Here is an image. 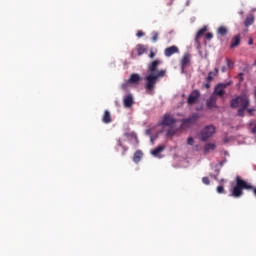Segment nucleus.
Listing matches in <instances>:
<instances>
[{
	"mask_svg": "<svg viewBox=\"0 0 256 256\" xmlns=\"http://www.w3.org/2000/svg\"><path fill=\"white\" fill-rule=\"evenodd\" d=\"M245 109H247V107H244V106H241V108L238 109V117L245 116Z\"/></svg>",
	"mask_w": 256,
	"mask_h": 256,
	"instance_id": "25",
	"label": "nucleus"
},
{
	"mask_svg": "<svg viewBox=\"0 0 256 256\" xmlns=\"http://www.w3.org/2000/svg\"><path fill=\"white\" fill-rule=\"evenodd\" d=\"M152 41L153 43H157V41H159V32H152Z\"/></svg>",
	"mask_w": 256,
	"mask_h": 256,
	"instance_id": "24",
	"label": "nucleus"
},
{
	"mask_svg": "<svg viewBox=\"0 0 256 256\" xmlns=\"http://www.w3.org/2000/svg\"><path fill=\"white\" fill-rule=\"evenodd\" d=\"M136 51H137V55L141 57V55H143L145 51H147V48H145V45L143 44H138L136 46Z\"/></svg>",
	"mask_w": 256,
	"mask_h": 256,
	"instance_id": "20",
	"label": "nucleus"
},
{
	"mask_svg": "<svg viewBox=\"0 0 256 256\" xmlns=\"http://www.w3.org/2000/svg\"><path fill=\"white\" fill-rule=\"evenodd\" d=\"M253 23H255V17L253 16V14H250L249 16L246 17L244 21V25L245 27H249L253 25Z\"/></svg>",
	"mask_w": 256,
	"mask_h": 256,
	"instance_id": "17",
	"label": "nucleus"
},
{
	"mask_svg": "<svg viewBox=\"0 0 256 256\" xmlns=\"http://www.w3.org/2000/svg\"><path fill=\"white\" fill-rule=\"evenodd\" d=\"M175 123H177V120L173 118L171 114H165L160 122V125H162V127H173Z\"/></svg>",
	"mask_w": 256,
	"mask_h": 256,
	"instance_id": "7",
	"label": "nucleus"
},
{
	"mask_svg": "<svg viewBox=\"0 0 256 256\" xmlns=\"http://www.w3.org/2000/svg\"><path fill=\"white\" fill-rule=\"evenodd\" d=\"M136 35H137V37L141 38V37L145 36V32L139 30Z\"/></svg>",
	"mask_w": 256,
	"mask_h": 256,
	"instance_id": "32",
	"label": "nucleus"
},
{
	"mask_svg": "<svg viewBox=\"0 0 256 256\" xmlns=\"http://www.w3.org/2000/svg\"><path fill=\"white\" fill-rule=\"evenodd\" d=\"M215 144L208 143L204 146V153H209V151H215Z\"/></svg>",
	"mask_w": 256,
	"mask_h": 256,
	"instance_id": "21",
	"label": "nucleus"
},
{
	"mask_svg": "<svg viewBox=\"0 0 256 256\" xmlns=\"http://www.w3.org/2000/svg\"><path fill=\"white\" fill-rule=\"evenodd\" d=\"M207 31V27H203V28H201L198 32H197V34H196V37H195V43H196V45H198L199 46V40L201 39V37H203V35H205V32Z\"/></svg>",
	"mask_w": 256,
	"mask_h": 256,
	"instance_id": "14",
	"label": "nucleus"
},
{
	"mask_svg": "<svg viewBox=\"0 0 256 256\" xmlns=\"http://www.w3.org/2000/svg\"><path fill=\"white\" fill-rule=\"evenodd\" d=\"M200 98H201V92L197 89L193 90L187 98V104L196 105V103L199 101Z\"/></svg>",
	"mask_w": 256,
	"mask_h": 256,
	"instance_id": "4",
	"label": "nucleus"
},
{
	"mask_svg": "<svg viewBox=\"0 0 256 256\" xmlns=\"http://www.w3.org/2000/svg\"><path fill=\"white\" fill-rule=\"evenodd\" d=\"M176 53H179V47H177L175 45L167 47L164 50L165 57H172V55H175Z\"/></svg>",
	"mask_w": 256,
	"mask_h": 256,
	"instance_id": "10",
	"label": "nucleus"
},
{
	"mask_svg": "<svg viewBox=\"0 0 256 256\" xmlns=\"http://www.w3.org/2000/svg\"><path fill=\"white\" fill-rule=\"evenodd\" d=\"M226 65L228 69H233V62L231 61V59L226 58Z\"/></svg>",
	"mask_w": 256,
	"mask_h": 256,
	"instance_id": "26",
	"label": "nucleus"
},
{
	"mask_svg": "<svg viewBox=\"0 0 256 256\" xmlns=\"http://www.w3.org/2000/svg\"><path fill=\"white\" fill-rule=\"evenodd\" d=\"M205 37H206V39H207L208 41H211V39H213V33L208 32V33H206Z\"/></svg>",
	"mask_w": 256,
	"mask_h": 256,
	"instance_id": "29",
	"label": "nucleus"
},
{
	"mask_svg": "<svg viewBox=\"0 0 256 256\" xmlns=\"http://www.w3.org/2000/svg\"><path fill=\"white\" fill-rule=\"evenodd\" d=\"M248 45H253V38H249Z\"/></svg>",
	"mask_w": 256,
	"mask_h": 256,
	"instance_id": "37",
	"label": "nucleus"
},
{
	"mask_svg": "<svg viewBox=\"0 0 256 256\" xmlns=\"http://www.w3.org/2000/svg\"><path fill=\"white\" fill-rule=\"evenodd\" d=\"M228 31L227 28L225 26H220L218 28V35H221L222 37H225V35H227Z\"/></svg>",
	"mask_w": 256,
	"mask_h": 256,
	"instance_id": "22",
	"label": "nucleus"
},
{
	"mask_svg": "<svg viewBox=\"0 0 256 256\" xmlns=\"http://www.w3.org/2000/svg\"><path fill=\"white\" fill-rule=\"evenodd\" d=\"M193 143H194L193 137H189L187 139V145H193Z\"/></svg>",
	"mask_w": 256,
	"mask_h": 256,
	"instance_id": "33",
	"label": "nucleus"
},
{
	"mask_svg": "<svg viewBox=\"0 0 256 256\" xmlns=\"http://www.w3.org/2000/svg\"><path fill=\"white\" fill-rule=\"evenodd\" d=\"M239 76H240V77H243V73H240Z\"/></svg>",
	"mask_w": 256,
	"mask_h": 256,
	"instance_id": "39",
	"label": "nucleus"
},
{
	"mask_svg": "<svg viewBox=\"0 0 256 256\" xmlns=\"http://www.w3.org/2000/svg\"><path fill=\"white\" fill-rule=\"evenodd\" d=\"M221 72H222V73H226V72H227V67L222 66V67H221Z\"/></svg>",
	"mask_w": 256,
	"mask_h": 256,
	"instance_id": "36",
	"label": "nucleus"
},
{
	"mask_svg": "<svg viewBox=\"0 0 256 256\" xmlns=\"http://www.w3.org/2000/svg\"><path fill=\"white\" fill-rule=\"evenodd\" d=\"M189 63H191V54L186 53L183 55L182 60H181L182 73L185 72V69H187Z\"/></svg>",
	"mask_w": 256,
	"mask_h": 256,
	"instance_id": "8",
	"label": "nucleus"
},
{
	"mask_svg": "<svg viewBox=\"0 0 256 256\" xmlns=\"http://www.w3.org/2000/svg\"><path fill=\"white\" fill-rule=\"evenodd\" d=\"M102 121L103 123L109 124L111 123L112 119H111V112H109V110H105L104 111V115L102 117Z\"/></svg>",
	"mask_w": 256,
	"mask_h": 256,
	"instance_id": "16",
	"label": "nucleus"
},
{
	"mask_svg": "<svg viewBox=\"0 0 256 256\" xmlns=\"http://www.w3.org/2000/svg\"><path fill=\"white\" fill-rule=\"evenodd\" d=\"M206 107L207 109H213V107L217 109V97L215 96V94H212L206 101Z\"/></svg>",
	"mask_w": 256,
	"mask_h": 256,
	"instance_id": "9",
	"label": "nucleus"
},
{
	"mask_svg": "<svg viewBox=\"0 0 256 256\" xmlns=\"http://www.w3.org/2000/svg\"><path fill=\"white\" fill-rule=\"evenodd\" d=\"M161 65V60H154L148 64V75L145 76V89L148 95H153L155 91V85L161 77H165L167 71L157 69Z\"/></svg>",
	"mask_w": 256,
	"mask_h": 256,
	"instance_id": "1",
	"label": "nucleus"
},
{
	"mask_svg": "<svg viewBox=\"0 0 256 256\" xmlns=\"http://www.w3.org/2000/svg\"><path fill=\"white\" fill-rule=\"evenodd\" d=\"M118 147H121L123 149L122 155L125 156V153L129 150L127 146H123V143L121 142L120 138L117 140Z\"/></svg>",
	"mask_w": 256,
	"mask_h": 256,
	"instance_id": "23",
	"label": "nucleus"
},
{
	"mask_svg": "<svg viewBox=\"0 0 256 256\" xmlns=\"http://www.w3.org/2000/svg\"><path fill=\"white\" fill-rule=\"evenodd\" d=\"M141 81V76L139 74H132L130 78L128 79V83H138Z\"/></svg>",
	"mask_w": 256,
	"mask_h": 256,
	"instance_id": "19",
	"label": "nucleus"
},
{
	"mask_svg": "<svg viewBox=\"0 0 256 256\" xmlns=\"http://www.w3.org/2000/svg\"><path fill=\"white\" fill-rule=\"evenodd\" d=\"M219 75V68H215L214 71H211L208 73V76L206 77V82L211 83L213 81V77H217Z\"/></svg>",
	"mask_w": 256,
	"mask_h": 256,
	"instance_id": "13",
	"label": "nucleus"
},
{
	"mask_svg": "<svg viewBox=\"0 0 256 256\" xmlns=\"http://www.w3.org/2000/svg\"><path fill=\"white\" fill-rule=\"evenodd\" d=\"M202 183H204V185H209L211 183V181H209V177H203Z\"/></svg>",
	"mask_w": 256,
	"mask_h": 256,
	"instance_id": "28",
	"label": "nucleus"
},
{
	"mask_svg": "<svg viewBox=\"0 0 256 256\" xmlns=\"http://www.w3.org/2000/svg\"><path fill=\"white\" fill-rule=\"evenodd\" d=\"M215 133V127L213 125L206 126L201 132L202 141H207Z\"/></svg>",
	"mask_w": 256,
	"mask_h": 256,
	"instance_id": "6",
	"label": "nucleus"
},
{
	"mask_svg": "<svg viewBox=\"0 0 256 256\" xmlns=\"http://www.w3.org/2000/svg\"><path fill=\"white\" fill-rule=\"evenodd\" d=\"M155 52H153L152 50L150 51V54H149V58L150 59H155Z\"/></svg>",
	"mask_w": 256,
	"mask_h": 256,
	"instance_id": "35",
	"label": "nucleus"
},
{
	"mask_svg": "<svg viewBox=\"0 0 256 256\" xmlns=\"http://www.w3.org/2000/svg\"><path fill=\"white\" fill-rule=\"evenodd\" d=\"M230 107L237 109V107H249V98L245 95L238 96L231 100Z\"/></svg>",
	"mask_w": 256,
	"mask_h": 256,
	"instance_id": "2",
	"label": "nucleus"
},
{
	"mask_svg": "<svg viewBox=\"0 0 256 256\" xmlns=\"http://www.w3.org/2000/svg\"><path fill=\"white\" fill-rule=\"evenodd\" d=\"M123 103H124V107H126L127 109H129L130 107H133V95L131 94H128L124 97V100H123Z\"/></svg>",
	"mask_w": 256,
	"mask_h": 256,
	"instance_id": "11",
	"label": "nucleus"
},
{
	"mask_svg": "<svg viewBox=\"0 0 256 256\" xmlns=\"http://www.w3.org/2000/svg\"><path fill=\"white\" fill-rule=\"evenodd\" d=\"M229 85H231L230 82L217 84L214 88V92L212 95H215L216 97H221V99H223V97H225V89H227Z\"/></svg>",
	"mask_w": 256,
	"mask_h": 256,
	"instance_id": "3",
	"label": "nucleus"
},
{
	"mask_svg": "<svg viewBox=\"0 0 256 256\" xmlns=\"http://www.w3.org/2000/svg\"><path fill=\"white\" fill-rule=\"evenodd\" d=\"M254 65H255V67H256V60L254 61Z\"/></svg>",
	"mask_w": 256,
	"mask_h": 256,
	"instance_id": "40",
	"label": "nucleus"
},
{
	"mask_svg": "<svg viewBox=\"0 0 256 256\" xmlns=\"http://www.w3.org/2000/svg\"><path fill=\"white\" fill-rule=\"evenodd\" d=\"M211 82H207L206 84L203 85L204 89H211Z\"/></svg>",
	"mask_w": 256,
	"mask_h": 256,
	"instance_id": "34",
	"label": "nucleus"
},
{
	"mask_svg": "<svg viewBox=\"0 0 256 256\" xmlns=\"http://www.w3.org/2000/svg\"><path fill=\"white\" fill-rule=\"evenodd\" d=\"M217 193H225V187H223V186H218L217 187Z\"/></svg>",
	"mask_w": 256,
	"mask_h": 256,
	"instance_id": "31",
	"label": "nucleus"
},
{
	"mask_svg": "<svg viewBox=\"0 0 256 256\" xmlns=\"http://www.w3.org/2000/svg\"><path fill=\"white\" fill-rule=\"evenodd\" d=\"M197 119H199V114L194 113L190 117L186 119H182V127L189 128L192 125L197 123Z\"/></svg>",
	"mask_w": 256,
	"mask_h": 256,
	"instance_id": "5",
	"label": "nucleus"
},
{
	"mask_svg": "<svg viewBox=\"0 0 256 256\" xmlns=\"http://www.w3.org/2000/svg\"><path fill=\"white\" fill-rule=\"evenodd\" d=\"M241 45V36L236 35L231 39L230 49H235V47H239Z\"/></svg>",
	"mask_w": 256,
	"mask_h": 256,
	"instance_id": "12",
	"label": "nucleus"
},
{
	"mask_svg": "<svg viewBox=\"0 0 256 256\" xmlns=\"http://www.w3.org/2000/svg\"><path fill=\"white\" fill-rule=\"evenodd\" d=\"M163 151H165V146L160 145L151 151V155H153V157H159Z\"/></svg>",
	"mask_w": 256,
	"mask_h": 256,
	"instance_id": "15",
	"label": "nucleus"
},
{
	"mask_svg": "<svg viewBox=\"0 0 256 256\" xmlns=\"http://www.w3.org/2000/svg\"><path fill=\"white\" fill-rule=\"evenodd\" d=\"M128 87H129V82H125L121 85V89H123L124 91H127Z\"/></svg>",
	"mask_w": 256,
	"mask_h": 256,
	"instance_id": "30",
	"label": "nucleus"
},
{
	"mask_svg": "<svg viewBox=\"0 0 256 256\" xmlns=\"http://www.w3.org/2000/svg\"><path fill=\"white\" fill-rule=\"evenodd\" d=\"M167 137H173V135H175V130L173 129H169L166 133Z\"/></svg>",
	"mask_w": 256,
	"mask_h": 256,
	"instance_id": "27",
	"label": "nucleus"
},
{
	"mask_svg": "<svg viewBox=\"0 0 256 256\" xmlns=\"http://www.w3.org/2000/svg\"><path fill=\"white\" fill-rule=\"evenodd\" d=\"M141 159H143V152L141 150H137L134 153L133 161H134V163H139L141 161Z\"/></svg>",
	"mask_w": 256,
	"mask_h": 256,
	"instance_id": "18",
	"label": "nucleus"
},
{
	"mask_svg": "<svg viewBox=\"0 0 256 256\" xmlns=\"http://www.w3.org/2000/svg\"><path fill=\"white\" fill-rule=\"evenodd\" d=\"M248 113H253V109H248Z\"/></svg>",
	"mask_w": 256,
	"mask_h": 256,
	"instance_id": "38",
	"label": "nucleus"
}]
</instances>
